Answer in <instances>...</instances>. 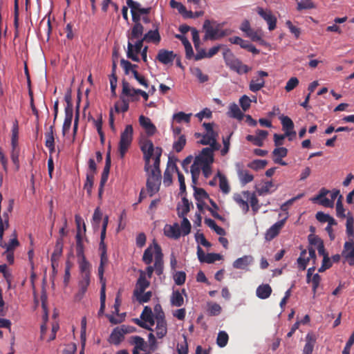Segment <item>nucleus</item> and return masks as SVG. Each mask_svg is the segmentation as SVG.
Segmentation results:
<instances>
[{
  "instance_id": "1",
  "label": "nucleus",
  "mask_w": 354,
  "mask_h": 354,
  "mask_svg": "<svg viewBox=\"0 0 354 354\" xmlns=\"http://www.w3.org/2000/svg\"><path fill=\"white\" fill-rule=\"evenodd\" d=\"M223 59L226 65L239 74L248 73L250 71V68L236 58L229 49L223 52Z\"/></svg>"
},
{
  "instance_id": "2",
  "label": "nucleus",
  "mask_w": 354,
  "mask_h": 354,
  "mask_svg": "<svg viewBox=\"0 0 354 354\" xmlns=\"http://www.w3.org/2000/svg\"><path fill=\"white\" fill-rule=\"evenodd\" d=\"M133 133V129L131 124L127 125L124 130L121 133L119 142V152L122 158L124 156L131 144Z\"/></svg>"
},
{
  "instance_id": "3",
  "label": "nucleus",
  "mask_w": 354,
  "mask_h": 354,
  "mask_svg": "<svg viewBox=\"0 0 354 354\" xmlns=\"http://www.w3.org/2000/svg\"><path fill=\"white\" fill-rule=\"evenodd\" d=\"M148 173V176L147 179V189L151 197L156 193H157L160 189V186L161 184V174H158L157 173H154L153 171H147Z\"/></svg>"
},
{
  "instance_id": "4",
  "label": "nucleus",
  "mask_w": 354,
  "mask_h": 354,
  "mask_svg": "<svg viewBox=\"0 0 354 354\" xmlns=\"http://www.w3.org/2000/svg\"><path fill=\"white\" fill-rule=\"evenodd\" d=\"M140 149L143 153L145 162V170L149 171L150 168V160L153 155H156V147L154 148L151 140L147 139L142 142Z\"/></svg>"
},
{
  "instance_id": "5",
  "label": "nucleus",
  "mask_w": 354,
  "mask_h": 354,
  "mask_svg": "<svg viewBox=\"0 0 354 354\" xmlns=\"http://www.w3.org/2000/svg\"><path fill=\"white\" fill-rule=\"evenodd\" d=\"M129 343L134 346L132 350L133 354H151L150 352H146L148 345L144 338L138 335L131 336Z\"/></svg>"
},
{
  "instance_id": "6",
  "label": "nucleus",
  "mask_w": 354,
  "mask_h": 354,
  "mask_svg": "<svg viewBox=\"0 0 354 354\" xmlns=\"http://www.w3.org/2000/svg\"><path fill=\"white\" fill-rule=\"evenodd\" d=\"M258 77H254L250 82L249 89L252 92H257L265 86L264 77L268 76V73L263 71H259L257 72Z\"/></svg>"
},
{
  "instance_id": "7",
  "label": "nucleus",
  "mask_w": 354,
  "mask_h": 354,
  "mask_svg": "<svg viewBox=\"0 0 354 354\" xmlns=\"http://www.w3.org/2000/svg\"><path fill=\"white\" fill-rule=\"evenodd\" d=\"M154 252H155V262L154 270L158 276H160L163 273V254L162 253L161 248L158 243H154Z\"/></svg>"
},
{
  "instance_id": "8",
  "label": "nucleus",
  "mask_w": 354,
  "mask_h": 354,
  "mask_svg": "<svg viewBox=\"0 0 354 354\" xmlns=\"http://www.w3.org/2000/svg\"><path fill=\"white\" fill-rule=\"evenodd\" d=\"M129 332V327L124 325L115 328L110 335V342L118 345L123 340L124 335Z\"/></svg>"
},
{
  "instance_id": "9",
  "label": "nucleus",
  "mask_w": 354,
  "mask_h": 354,
  "mask_svg": "<svg viewBox=\"0 0 354 354\" xmlns=\"http://www.w3.org/2000/svg\"><path fill=\"white\" fill-rule=\"evenodd\" d=\"M257 13L267 22L269 30H273L276 28L277 18L270 10H264L261 7H257Z\"/></svg>"
},
{
  "instance_id": "10",
  "label": "nucleus",
  "mask_w": 354,
  "mask_h": 354,
  "mask_svg": "<svg viewBox=\"0 0 354 354\" xmlns=\"http://www.w3.org/2000/svg\"><path fill=\"white\" fill-rule=\"evenodd\" d=\"M288 218V216H286L284 218L277 221L274 225H272L266 232L265 239L267 241H271L274 239L280 232L281 230L285 225L286 221Z\"/></svg>"
},
{
  "instance_id": "11",
  "label": "nucleus",
  "mask_w": 354,
  "mask_h": 354,
  "mask_svg": "<svg viewBox=\"0 0 354 354\" xmlns=\"http://www.w3.org/2000/svg\"><path fill=\"white\" fill-rule=\"evenodd\" d=\"M282 129L285 132L289 140H292L296 136V131L294 129V123L288 116H282L281 118Z\"/></svg>"
},
{
  "instance_id": "12",
  "label": "nucleus",
  "mask_w": 354,
  "mask_h": 354,
  "mask_svg": "<svg viewBox=\"0 0 354 354\" xmlns=\"http://www.w3.org/2000/svg\"><path fill=\"white\" fill-rule=\"evenodd\" d=\"M211 21L209 19H206L203 24V29L205 31V35L204 36L205 40H215L217 39V35L218 33V28L220 27V24H217L216 28H214L211 25Z\"/></svg>"
},
{
  "instance_id": "13",
  "label": "nucleus",
  "mask_w": 354,
  "mask_h": 354,
  "mask_svg": "<svg viewBox=\"0 0 354 354\" xmlns=\"http://www.w3.org/2000/svg\"><path fill=\"white\" fill-rule=\"evenodd\" d=\"M139 123L140 126L145 130L148 136H152L157 132L156 126L152 123L150 118L145 115L139 117Z\"/></svg>"
},
{
  "instance_id": "14",
  "label": "nucleus",
  "mask_w": 354,
  "mask_h": 354,
  "mask_svg": "<svg viewBox=\"0 0 354 354\" xmlns=\"http://www.w3.org/2000/svg\"><path fill=\"white\" fill-rule=\"evenodd\" d=\"M150 286V282L146 279L145 272L140 270L139 278L137 280L133 295H140Z\"/></svg>"
},
{
  "instance_id": "15",
  "label": "nucleus",
  "mask_w": 354,
  "mask_h": 354,
  "mask_svg": "<svg viewBox=\"0 0 354 354\" xmlns=\"http://www.w3.org/2000/svg\"><path fill=\"white\" fill-rule=\"evenodd\" d=\"M176 55L171 50H167L165 49H160L156 56V59L163 64H171Z\"/></svg>"
},
{
  "instance_id": "16",
  "label": "nucleus",
  "mask_w": 354,
  "mask_h": 354,
  "mask_svg": "<svg viewBox=\"0 0 354 354\" xmlns=\"http://www.w3.org/2000/svg\"><path fill=\"white\" fill-rule=\"evenodd\" d=\"M122 93L123 95L129 97L131 101H138L139 97L138 96V93L137 92V89L131 88L129 83L125 80H122Z\"/></svg>"
},
{
  "instance_id": "17",
  "label": "nucleus",
  "mask_w": 354,
  "mask_h": 354,
  "mask_svg": "<svg viewBox=\"0 0 354 354\" xmlns=\"http://www.w3.org/2000/svg\"><path fill=\"white\" fill-rule=\"evenodd\" d=\"M195 158H199L201 164H212L214 162L213 149L209 147L204 148Z\"/></svg>"
},
{
  "instance_id": "18",
  "label": "nucleus",
  "mask_w": 354,
  "mask_h": 354,
  "mask_svg": "<svg viewBox=\"0 0 354 354\" xmlns=\"http://www.w3.org/2000/svg\"><path fill=\"white\" fill-rule=\"evenodd\" d=\"M288 154V149L285 147H277L272 151L274 156L273 161L274 163L279 164L283 166L287 165V163L282 160Z\"/></svg>"
},
{
  "instance_id": "19",
  "label": "nucleus",
  "mask_w": 354,
  "mask_h": 354,
  "mask_svg": "<svg viewBox=\"0 0 354 354\" xmlns=\"http://www.w3.org/2000/svg\"><path fill=\"white\" fill-rule=\"evenodd\" d=\"M253 261V257L250 255H244L238 258L233 263V267L236 269L246 270L248 266Z\"/></svg>"
},
{
  "instance_id": "20",
  "label": "nucleus",
  "mask_w": 354,
  "mask_h": 354,
  "mask_svg": "<svg viewBox=\"0 0 354 354\" xmlns=\"http://www.w3.org/2000/svg\"><path fill=\"white\" fill-rule=\"evenodd\" d=\"M317 337L313 333H308L306 336V344L303 348V354H312Z\"/></svg>"
},
{
  "instance_id": "21",
  "label": "nucleus",
  "mask_w": 354,
  "mask_h": 354,
  "mask_svg": "<svg viewBox=\"0 0 354 354\" xmlns=\"http://www.w3.org/2000/svg\"><path fill=\"white\" fill-rule=\"evenodd\" d=\"M165 236L174 239H178L180 236V229L178 223L173 225H167L164 228Z\"/></svg>"
},
{
  "instance_id": "22",
  "label": "nucleus",
  "mask_w": 354,
  "mask_h": 354,
  "mask_svg": "<svg viewBox=\"0 0 354 354\" xmlns=\"http://www.w3.org/2000/svg\"><path fill=\"white\" fill-rule=\"evenodd\" d=\"M65 118L62 127V134L65 136L70 130L73 116V111H71V107L65 108Z\"/></svg>"
},
{
  "instance_id": "23",
  "label": "nucleus",
  "mask_w": 354,
  "mask_h": 354,
  "mask_svg": "<svg viewBox=\"0 0 354 354\" xmlns=\"http://www.w3.org/2000/svg\"><path fill=\"white\" fill-rule=\"evenodd\" d=\"M242 194L243 196L250 200V203L252 207V211L256 213L260 208L259 205V200L257 198L254 193H251L250 191H243L242 192Z\"/></svg>"
},
{
  "instance_id": "24",
  "label": "nucleus",
  "mask_w": 354,
  "mask_h": 354,
  "mask_svg": "<svg viewBox=\"0 0 354 354\" xmlns=\"http://www.w3.org/2000/svg\"><path fill=\"white\" fill-rule=\"evenodd\" d=\"M76 239V254L79 259H84V247L83 244L82 234L80 232H77L75 236Z\"/></svg>"
},
{
  "instance_id": "25",
  "label": "nucleus",
  "mask_w": 354,
  "mask_h": 354,
  "mask_svg": "<svg viewBox=\"0 0 354 354\" xmlns=\"http://www.w3.org/2000/svg\"><path fill=\"white\" fill-rule=\"evenodd\" d=\"M272 291L269 284H261L257 288L256 295L259 299H266L270 296Z\"/></svg>"
},
{
  "instance_id": "26",
  "label": "nucleus",
  "mask_w": 354,
  "mask_h": 354,
  "mask_svg": "<svg viewBox=\"0 0 354 354\" xmlns=\"http://www.w3.org/2000/svg\"><path fill=\"white\" fill-rule=\"evenodd\" d=\"M142 37L143 40H145L146 42H153L156 44H158L161 39L158 28L153 30H149Z\"/></svg>"
},
{
  "instance_id": "27",
  "label": "nucleus",
  "mask_w": 354,
  "mask_h": 354,
  "mask_svg": "<svg viewBox=\"0 0 354 354\" xmlns=\"http://www.w3.org/2000/svg\"><path fill=\"white\" fill-rule=\"evenodd\" d=\"M144 26L141 24V23H137L136 24H133L131 33L128 35L129 40H134L137 39H140L143 34Z\"/></svg>"
},
{
  "instance_id": "28",
  "label": "nucleus",
  "mask_w": 354,
  "mask_h": 354,
  "mask_svg": "<svg viewBox=\"0 0 354 354\" xmlns=\"http://www.w3.org/2000/svg\"><path fill=\"white\" fill-rule=\"evenodd\" d=\"M54 127L52 125L49 128V131L45 134V146L49 149L50 153L55 151V138L53 136Z\"/></svg>"
},
{
  "instance_id": "29",
  "label": "nucleus",
  "mask_w": 354,
  "mask_h": 354,
  "mask_svg": "<svg viewBox=\"0 0 354 354\" xmlns=\"http://www.w3.org/2000/svg\"><path fill=\"white\" fill-rule=\"evenodd\" d=\"M239 180L242 185L252 182L254 179V176L245 169H239L237 171Z\"/></svg>"
},
{
  "instance_id": "30",
  "label": "nucleus",
  "mask_w": 354,
  "mask_h": 354,
  "mask_svg": "<svg viewBox=\"0 0 354 354\" xmlns=\"http://www.w3.org/2000/svg\"><path fill=\"white\" fill-rule=\"evenodd\" d=\"M182 205H178L177 207L178 215L179 217H186L188 212L190 211L191 203L189 202L186 197L182 198Z\"/></svg>"
},
{
  "instance_id": "31",
  "label": "nucleus",
  "mask_w": 354,
  "mask_h": 354,
  "mask_svg": "<svg viewBox=\"0 0 354 354\" xmlns=\"http://www.w3.org/2000/svg\"><path fill=\"white\" fill-rule=\"evenodd\" d=\"M19 126L18 121L15 120L13 122L12 128V138H11V146L12 149H19L18 145V138H19Z\"/></svg>"
},
{
  "instance_id": "32",
  "label": "nucleus",
  "mask_w": 354,
  "mask_h": 354,
  "mask_svg": "<svg viewBox=\"0 0 354 354\" xmlns=\"http://www.w3.org/2000/svg\"><path fill=\"white\" fill-rule=\"evenodd\" d=\"M9 212L5 211L1 216L0 214L1 223H0V241H1L3 237L4 231L9 227Z\"/></svg>"
},
{
  "instance_id": "33",
  "label": "nucleus",
  "mask_w": 354,
  "mask_h": 354,
  "mask_svg": "<svg viewBox=\"0 0 354 354\" xmlns=\"http://www.w3.org/2000/svg\"><path fill=\"white\" fill-rule=\"evenodd\" d=\"M243 195L239 193H236L233 196L234 201L240 206L244 213H247L249 211V205L247 201L244 200Z\"/></svg>"
},
{
  "instance_id": "34",
  "label": "nucleus",
  "mask_w": 354,
  "mask_h": 354,
  "mask_svg": "<svg viewBox=\"0 0 354 354\" xmlns=\"http://www.w3.org/2000/svg\"><path fill=\"white\" fill-rule=\"evenodd\" d=\"M162 149L160 147H156V155L153 162V168H149V171H153L154 173H157L158 174H161L160 169V156L162 155Z\"/></svg>"
},
{
  "instance_id": "35",
  "label": "nucleus",
  "mask_w": 354,
  "mask_h": 354,
  "mask_svg": "<svg viewBox=\"0 0 354 354\" xmlns=\"http://www.w3.org/2000/svg\"><path fill=\"white\" fill-rule=\"evenodd\" d=\"M154 330L158 338H163L167 333V323H164L162 320H161L160 322H157L156 326Z\"/></svg>"
},
{
  "instance_id": "36",
  "label": "nucleus",
  "mask_w": 354,
  "mask_h": 354,
  "mask_svg": "<svg viewBox=\"0 0 354 354\" xmlns=\"http://www.w3.org/2000/svg\"><path fill=\"white\" fill-rule=\"evenodd\" d=\"M170 301L171 304L176 307L183 306L184 303L183 297L178 290L173 291Z\"/></svg>"
},
{
  "instance_id": "37",
  "label": "nucleus",
  "mask_w": 354,
  "mask_h": 354,
  "mask_svg": "<svg viewBox=\"0 0 354 354\" xmlns=\"http://www.w3.org/2000/svg\"><path fill=\"white\" fill-rule=\"evenodd\" d=\"M346 227V234L348 237L353 238L354 236V218L350 212L347 214Z\"/></svg>"
},
{
  "instance_id": "38",
  "label": "nucleus",
  "mask_w": 354,
  "mask_h": 354,
  "mask_svg": "<svg viewBox=\"0 0 354 354\" xmlns=\"http://www.w3.org/2000/svg\"><path fill=\"white\" fill-rule=\"evenodd\" d=\"M14 238L10 239L8 243L1 244V247L6 248L8 252H14L15 249L19 245V242L17 240V235L15 231L13 233Z\"/></svg>"
},
{
  "instance_id": "39",
  "label": "nucleus",
  "mask_w": 354,
  "mask_h": 354,
  "mask_svg": "<svg viewBox=\"0 0 354 354\" xmlns=\"http://www.w3.org/2000/svg\"><path fill=\"white\" fill-rule=\"evenodd\" d=\"M307 254L306 250H302L299 258L297 259V264L298 267L301 270H305L306 269L307 265L310 261L308 257H306Z\"/></svg>"
},
{
  "instance_id": "40",
  "label": "nucleus",
  "mask_w": 354,
  "mask_h": 354,
  "mask_svg": "<svg viewBox=\"0 0 354 354\" xmlns=\"http://www.w3.org/2000/svg\"><path fill=\"white\" fill-rule=\"evenodd\" d=\"M63 251V240L62 238H59L57 240L54 251L51 255L50 259L59 260L62 254Z\"/></svg>"
},
{
  "instance_id": "41",
  "label": "nucleus",
  "mask_w": 354,
  "mask_h": 354,
  "mask_svg": "<svg viewBox=\"0 0 354 354\" xmlns=\"http://www.w3.org/2000/svg\"><path fill=\"white\" fill-rule=\"evenodd\" d=\"M187 140L185 135H180L173 143V149L176 152H180L185 147Z\"/></svg>"
},
{
  "instance_id": "42",
  "label": "nucleus",
  "mask_w": 354,
  "mask_h": 354,
  "mask_svg": "<svg viewBox=\"0 0 354 354\" xmlns=\"http://www.w3.org/2000/svg\"><path fill=\"white\" fill-rule=\"evenodd\" d=\"M90 284V275L88 274H82V279L79 282L80 293L84 295Z\"/></svg>"
},
{
  "instance_id": "43",
  "label": "nucleus",
  "mask_w": 354,
  "mask_h": 354,
  "mask_svg": "<svg viewBox=\"0 0 354 354\" xmlns=\"http://www.w3.org/2000/svg\"><path fill=\"white\" fill-rule=\"evenodd\" d=\"M172 171L175 170L178 174V179L180 184V191L181 194L186 192V185L185 182V177L183 174L178 170V168L176 164L172 165Z\"/></svg>"
},
{
  "instance_id": "44",
  "label": "nucleus",
  "mask_w": 354,
  "mask_h": 354,
  "mask_svg": "<svg viewBox=\"0 0 354 354\" xmlns=\"http://www.w3.org/2000/svg\"><path fill=\"white\" fill-rule=\"evenodd\" d=\"M191 116L192 113H185L184 112L180 111L174 114L173 119L178 123H181L183 122L189 123L190 122Z\"/></svg>"
},
{
  "instance_id": "45",
  "label": "nucleus",
  "mask_w": 354,
  "mask_h": 354,
  "mask_svg": "<svg viewBox=\"0 0 354 354\" xmlns=\"http://www.w3.org/2000/svg\"><path fill=\"white\" fill-rule=\"evenodd\" d=\"M229 115L238 120H241L243 118V113L236 104H232L230 105Z\"/></svg>"
},
{
  "instance_id": "46",
  "label": "nucleus",
  "mask_w": 354,
  "mask_h": 354,
  "mask_svg": "<svg viewBox=\"0 0 354 354\" xmlns=\"http://www.w3.org/2000/svg\"><path fill=\"white\" fill-rule=\"evenodd\" d=\"M219 177V187L224 194H228L230 191V187L226 177L219 172L218 173Z\"/></svg>"
},
{
  "instance_id": "47",
  "label": "nucleus",
  "mask_w": 354,
  "mask_h": 354,
  "mask_svg": "<svg viewBox=\"0 0 354 354\" xmlns=\"http://www.w3.org/2000/svg\"><path fill=\"white\" fill-rule=\"evenodd\" d=\"M193 188L194 191V198L197 201L200 202L203 199L209 198V196L204 189L197 187L195 185H193Z\"/></svg>"
},
{
  "instance_id": "48",
  "label": "nucleus",
  "mask_w": 354,
  "mask_h": 354,
  "mask_svg": "<svg viewBox=\"0 0 354 354\" xmlns=\"http://www.w3.org/2000/svg\"><path fill=\"white\" fill-rule=\"evenodd\" d=\"M342 198L343 196L342 195H339L336 203V215L337 217L341 218H344L346 216L347 217V215H346L344 213L345 209L343 206Z\"/></svg>"
},
{
  "instance_id": "49",
  "label": "nucleus",
  "mask_w": 354,
  "mask_h": 354,
  "mask_svg": "<svg viewBox=\"0 0 354 354\" xmlns=\"http://www.w3.org/2000/svg\"><path fill=\"white\" fill-rule=\"evenodd\" d=\"M222 308L217 303H209L207 304V312L211 316H217L221 313Z\"/></svg>"
},
{
  "instance_id": "50",
  "label": "nucleus",
  "mask_w": 354,
  "mask_h": 354,
  "mask_svg": "<svg viewBox=\"0 0 354 354\" xmlns=\"http://www.w3.org/2000/svg\"><path fill=\"white\" fill-rule=\"evenodd\" d=\"M94 176L95 175H93V174H86V179L84 185V189L86 190L87 194L88 196H91L92 193V188L94 182Z\"/></svg>"
},
{
  "instance_id": "51",
  "label": "nucleus",
  "mask_w": 354,
  "mask_h": 354,
  "mask_svg": "<svg viewBox=\"0 0 354 354\" xmlns=\"http://www.w3.org/2000/svg\"><path fill=\"white\" fill-rule=\"evenodd\" d=\"M120 65L124 69L125 75H129L134 68H137L138 67V65L133 64L129 61L124 59H122L120 60Z\"/></svg>"
},
{
  "instance_id": "52",
  "label": "nucleus",
  "mask_w": 354,
  "mask_h": 354,
  "mask_svg": "<svg viewBox=\"0 0 354 354\" xmlns=\"http://www.w3.org/2000/svg\"><path fill=\"white\" fill-rule=\"evenodd\" d=\"M229 339V336L225 331H220L218 333L216 343L219 347H224L227 345Z\"/></svg>"
},
{
  "instance_id": "53",
  "label": "nucleus",
  "mask_w": 354,
  "mask_h": 354,
  "mask_svg": "<svg viewBox=\"0 0 354 354\" xmlns=\"http://www.w3.org/2000/svg\"><path fill=\"white\" fill-rule=\"evenodd\" d=\"M181 218H183V221L181 222V225L180 228V232H182L183 235L185 236L190 233L192 226L190 222L187 218V217Z\"/></svg>"
},
{
  "instance_id": "54",
  "label": "nucleus",
  "mask_w": 354,
  "mask_h": 354,
  "mask_svg": "<svg viewBox=\"0 0 354 354\" xmlns=\"http://www.w3.org/2000/svg\"><path fill=\"white\" fill-rule=\"evenodd\" d=\"M153 254V251L152 247L149 246L144 252V254L142 256L143 262L147 265H149L152 262Z\"/></svg>"
},
{
  "instance_id": "55",
  "label": "nucleus",
  "mask_w": 354,
  "mask_h": 354,
  "mask_svg": "<svg viewBox=\"0 0 354 354\" xmlns=\"http://www.w3.org/2000/svg\"><path fill=\"white\" fill-rule=\"evenodd\" d=\"M315 8V5L311 0H303L297 3V10L300 11L306 9H312Z\"/></svg>"
},
{
  "instance_id": "56",
  "label": "nucleus",
  "mask_w": 354,
  "mask_h": 354,
  "mask_svg": "<svg viewBox=\"0 0 354 354\" xmlns=\"http://www.w3.org/2000/svg\"><path fill=\"white\" fill-rule=\"evenodd\" d=\"M19 153H20V149H12L10 158L13 162V164L16 167V170H19Z\"/></svg>"
},
{
  "instance_id": "57",
  "label": "nucleus",
  "mask_w": 354,
  "mask_h": 354,
  "mask_svg": "<svg viewBox=\"0 0 354 354\" xmlns=\"http://www.w3.org/2000/svg\"><path fill=\"white\" fill-rule=\"evenodd\" d=\"M175 283L178 286H181L185 283L186 279V274L183 271H178L174 275Z\"/></svg>"
},
{
  "instance_id": "58",
  "label": "nucleus",
  "mask_w": 354,
  "mask_h": 354,
  "mask_svg": "<svg viewBox=\"0 0 354 354\" xmlns=\"http://www.w3.org/2000/svg\"><path fill=\"white\" fill-rule=\"evenodd\" d=\"M80 270L82 274H88L90 275V263L86 261V257L84 259H80Z\"/></svg>"
},
{
  "instance_id": "59",
  "label": "nucleus",
  "mask_w": 354,
  "mask_h": 354,
  "mask_svg": "<svg viewBox=\"0 0 354 354\" xmlns=\"http://www.w3.org/2000/svg\"><path fill=\"white\" fill-rule=\"evenodd\" d=\"M321 282V277L319 274H315L313 277L310 279V283H312V291L315 295L317 292V288L319 287Z\"/></svg>"
},
{
  "instance_id": "60",
  "label": "nucleus",
  "mask_w": 354,
  "mask_h": 354,
  "mask_svg": "<svg viewBox=\"0 0 354 354\" xmlns=\"http://www.w3.org/2000/svg\"><path fill=\"white\" fill-rule=\"evenodd\" d=\"M199 158H195L194 163L191 166L190 173L192 175L198 176L200 175L202 165L199 162Z\"/></svg>"
},
{
  "instance_id": "61",
  "label": "nucleus",
  "mask_w": 354,
  "mask_h": 354,
  "mask_svg": "<svg viewBox=\"0 0 354 354\" xmlns=\"http://www.w3.org/2000/svg\"><path fill=\"white\" fill-rule=\"evenodd\" d=\"M268 162L266 160H256L252 162L249 167L254 170L263 169L267 165Z\"/></svg>"
},
{
  "instance_id": "62",
  "label": "nucleus",
  "mask_w": 354,
  "mask_h": 354,
  "mask_svg": "<svg viewBox=\"0 0 354 354\" xmlns=\"http://www.w3.org/2000/svg\"><path fill=\"white\" fill-rule=\"evenodd\" d=\"M299 83V80L295 77H292L290 78L287 82L286 85L285 86V90L287 92H290L292 91L295 88H296L298 86Z\"/></svg>"
},
{
  "instance_id": "63",
  "label": "nucleus",
  "mask_w": 354,
  "mask_h": 354,
  "mask_svg": "<svg viewBox=\"0 0 354 354\" xmlns=\"http://www.w3.org/2000/svg\"><path fill=\"white\" fill-rule=\"evenodd\" d=\"M252 100L246 95L241 97L239 100L240 106L244 111H246L250 107Z\"/></svg>"
},
{
  "instance_id": "64",
  "label": "nucleus",
  "mask_w": 354,
  "mask_h": 354,
  "mask_svg": "<svg viewBox=\"0 0 354 354\" xmlns=\"http://www.w3.org/2000/svg\"><path fill=\"white\" fill-rule=\"evenodd\" d=\"M136 297L137 300L140 303H147L148 302L152 296V292L151 291H148L144 293H141L140 295H134Z\"/></svg>"
}]
</instances>
